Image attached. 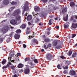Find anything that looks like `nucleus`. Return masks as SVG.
Returning <instances> with one entry per match:
<instances>
[{"instance_id":"obj_35","label":"nucleus","mask_w":77,"mask_h":77,"mask_svg":"<svg viewBox=\"0 0 77 77\" xmlns=\"http://www.w3.org/2000/svg\"><path fill=\"white\" fill-rule=\"evenodd\" d=\"M15 8L14 7H12L9 10V12H11V11H12L13 10V9H14Z\"/></svg>"},{"instance_id":"obj_6","label":"nucleus","mask_w":77,"mask_h":77,"mask_svg":"<svg viewBox=\"0 0 77 77\" xmlns=\"http://www.w3.org/2000/svg\"><path fill=\"white\" fill-rule=\"evenodd\" d=\"M15 17V19L17 21H19L20 20H21V16L19 15V14L16 15L15 16H14Z\"/></svg>"},{"instance_id":"obj_32","label":"nucleus","mask_w":77,"mask_h":77,"mask_svg":"<svg viewBox=\"0 0 77 77\" xmlns=\"http://www.w3.org/2000/svg\"><path fill=\"white\" fill-rule=\"evenodd\" d=\"M71 63V62L69 61H67L66 62V64L68 65H69Z\"/></svg>"},{"instance_id":"obj_60","label":"nucleus","mask_w":77,"mask_h":77,"mask_svg":"<svg viewBox=\"0 0 77 77\" xmlns=\"http://www.w3.org/2000/svg\"><path fill=\"white\" fill-rule=\"evenodd\" d=\"M41 51H42V52H44V49H42L41 50Z\"/></svg>"},{"instance_id":"obj_10","label":"nucleus","mask_w":77,"mask_h":77,"mask_svg":"<svg viewBox=\"0 0 77 77\" xmlns=\"http://www.w3.org/2000/svg\"><path fill=\"white\" fill-rule=\"evenodd\" d=\"M51 47V45L50 44H48L47 45H44V48L45 49H47V48H49V47Z\"/></svg>"},{"instance_id":"obj_14","label":"nucleus","mask_w":77,"mask_h":77,"mask_svg":"<svg viewBox=\"0 0 77 77\" xmlns=\"http://www.w3.org/2000/svg\"><path fill=\"white\" fill-rule=\"evenodd\" d=\"M32 18V15H28L27 17V20L28 21H29V20H30Z\"/></svg>"},{"instance_id":"obj_40","label":"nucleus","mask_w":77,"mask_h":77,"mask_svg":"<svg viewBox=\"0 0 77 77\" xmlns=\"http://www.w3.org/2000/svg\"><path fill=\"white\" fill-rule=\"evenodd\" d=\"M71 35L72 38H74V37L76 36V35L75 34H72Z\"/></svg>"},{"instance_id":"obj_55","label":"nucleus","mask_w":77,"mask_h":77,"mask_svg":"<svg viewBox=\"0 0 77 77\" xmlns=\"http://www.w3.org/2000/svg\"><path fill=\"white\" fill-rule=\"evenodd\" d=\"M8 64L10 65H12V63H11L10 62H8Z\"/></svg>"},{"instance_id":"obj_11","label":"nucleus","mask_w":77,"mask_h":77,"mask_svg":"<svg viewBox=\"0 0 77 77\" xmlns=\"http://www.w3.org/2000/svg\"><path fill=\"white\" fill-rule=\"evenodd\" d=\"M20 35L18 34H16L14 36V38L16 39H18L20 38Z\"/></svg>"},{"instance_id":"obj_21","label":"nucleus","mask_w":77,"mask_h":77,"mask_svg":"<svg viewBox=\"0 0 77 77\" xmlns=\"http://www.w3.org/2000/svg\"><path fill=\"white\" fill-rule=\"evenodd\" d=\"M29 64H30L31 65V68H34V66H33V64L32 62H29Z\"/></svg>"},{"instance_id":"obj_63","label":"nucleus","mask_w":77,"mask_h":77,"mask_svg":"<svg viewBox=\"0 0 77 77\" xmlns=\"http://www.w3.org/2000/svg\"><path fill=\"white\" fill-rule=\"evenodd\" d=\"M15 62V60H12L11 61V62Z\"/></svg>"},{"instance_id":"obj_36","label":"nucleus","mask_w":77,"mask_h":77,"mask_svg":"<svg viewBox=\"0 0 77 77\" xmlns=\"http://www.w3.org/2000/svg\"><path fill=\"white\" fill-rule=\"evenodd\" d=\"M55 20H58L59 21H60V17H57L56 18H55Z\"/></svg>"},{"instance_id":"obj_50","label":"nucleus","mask_w":77,"mask_h":77,"mask_svg":"<svg viewBox=\"0 0 77 77\" xmlns=\"http://www.w3.org/2000/svg\"><path fill=\"white\" fill-rule=\"evenodd\" d=\"M39 26H43V23H39Z\"/></svg>"},{"instance_id":"obj_5","label":"nucleus","mask_w":77,"mask_h":77,"mask_svg":"<svg viewBox=\"0 0 77 77\" xmlns=\"http://www.w3.org/2000/svg\"><path fill=\"white\" fill-rule=\"evenodd\" d=\"M61 44V41L60 40H58V41H55L54 42V45L56 46L57 45V44Z\"/></svg>"},{"instance_id":"obj_4","label":"nucleus","mask_w":77,"mask_h":77,"mask_svg":"<svg viewBox=\"0 0 77 77\" xmlns=\"http://www.w3.org/2000/svg\"><path fill=\"white\" fill-rule=\"evenodd\" d=\"M69 74L71 75H74L75 74V71L71 69L69 72Z\"/></svg>"},{"instance_id":"obj_30","label":"nucleus","mask_w":77,"mask_h":77,"mask_svg":"<svg viewBox=\"0 0 77 77\" xmlns=\"http://www.w3.org/2000/svg\"><path fill=\"white\" fill-rule=\"evenodd\" d=\"M11 4L12 5H15L17 4V3L16 2H11Z\"/></svg>"},{"instance_id":"obj_20","label":"nucleus","mask_w":77,"mask_h":77,"mask_svg":"<svg viewBox=\"0 0 77 77\" xmlns=\"http://www.w3.org/2000/svg\"><path fill=\"white\" fill-rule=\"evenodd\" d=\"M38 42V41H37L36 39H34L32 41V44H31V45H33V44L34 43V42Z\"/></svg>"},{"instance_id":"obj_2","label":"nucleus","mask_w":77,"mask_h":77,"mask_svg":"<svg viewBox=\"0 0 77 77\" xmlns=\"http://www.w3.org/2000/svg\"><path fill=\"white\" fill-rule=\"evenodd\" d=\"M21 13V11L19 9L16 10L12 14V16H16L17 15H19Z\"/></svg>"},{"instance_id":"obj_3","label":"nucleus","mask_w":77,"mask_h":77,"mask_svg":"<svg viewBox=\"0 0 77 77\" xmlns=\"http://www.w3.org/2000/svg\"><path fill=\"white\" fill-rule=\"evenodd\" d=\"M46 58L48 60H51V57L52 55L50 54H48L46 55Z\"/></svg>"},{"instance_id":"obj_39","label":"nucleus","mask_w":77,"mask_h":77,"mask_svg":"<svg viewBox=\"0 0 77 77\" xmlns=\"http://www.w3.org/2000/svg\"><path fill=\"white\" fill-rule=\"evenodd\" d=\"M50 41L49 39L47 38L46 39H45V41L46 42H48Z\"/></svg>"},{"instance_id":"obj_34","label":"nucleus","mask_w":77,"mask_h":77,"mask_svg":"<svg viewBox=\"0 0 77 77\" xmlns=\"http://www.w3.org/2000/svg\"><path fill=\"white\" fill-rule=\"evenodd\" d=\"M35 11L38 12V11H39V8L38 7H37V8H35Z\"/></svg>"},{"instance_id":"obj_16","label":"nucleus","mask_w":77,"mask_h":77,"mask_svg":"<svg viewBox=\"0 0 77 77\" xmlns=\"http://www.w3.org/2000/svg\"><path fill=\"white\" fill-rule=\"evenodd\" d=\"M28 24L30 28H32L33 27V24H32L30 22H28Z\"/></svg>"},{"instance_id":"obj_61","label":"nucleus","mask_w":77,"mask_h":77,"mask_svg":"<svg viewBox=\"0 0 77 77\" xmlns=\"http://www.w3.org/2000/svg\"><path fill=\"white\" fill-rule=\"evenodd\" d=\"M42 36L44 38H45V35H43Z\"/></svg>"},{"instance_id":"obj_1","label":"nucleus","mask_w":77,"mask_h":77,"mask_svg":"<svg viewBox=\"0 0 77 77\" xmlns=\"http://www.w3.org/2000/svg\"><path fill=\"white\" fill-rule=\"evenodd\" d=\"M24 73L25 74H28L30 73V69H29V65H26V68L24 71Z\"/></svg>"},{"instance_id":"obj_18","label":"nucleus","mask_w":77,"mask_h":77,"mask_svg":"<svg viewBox=\"0 0 77 77\" xmlns=\"http://www.w3.org/2000/svg\"><path fill=\"white\" fill-rule=\"evenodd\" d=\"M26 27V24H23L20 26V27L22 28H25Z\"/></svg>"},{"instance_id":"obj_59","label":"nucleus","mask_w":77,"mask_h":77,"mask_svg":"<svg viewBox=\"0 0 77 77\" xmlns=\"http://www.w3.org/2000/svg\"><path fill=\"white\" fill-rule=\"evenodd\" d=\"M47 35H50V32H47Z\"/></svg>"},{"instance_id":"obj_51","label":"nucleus","mask_w":77,"mask_h":77,"mask_svg":"<svg viewBox=\"0 0 77 77\" xmlns=\"http://www.w3.org/2000/svg\"><path fill=\"white\" fill-rule=\"evenodd\" d=\"M40 17H44V14H42L41 15H40Z\"/></svg>"},{"instance_id":"obj_19","label":"nucleus","mask_w":77,"mask_h":77,"mask_svg":"<svg viewBox=\"0 0 77 77\" xmlns=\"http://www.w3.org/2000/svg\"><path fill=\"white\" fill-rule=\"evenodd\" d=\"M70 5L71 7H72L73 6H74L75 4H74V2H72L70 3Z\"/></svg>"},{"instance_id":"obj_42","label":"nucleus","mask_w":77,"mask_h":77,"mask_svg":"<svg viewBox=\"0 0 77 77\" xmlns=\"http://www.w3.org/2000/svg\"><path fill=\"white\" fill-rule=\"evenodd\" d=\"M20 54H20V53H18L16 55V56L17 57H18V56H20Z\"/></svg>"},{"instance_id":"obj_37","label":"nucleus","mask_w":77,"mask_h":77,"mask_svg":"<svg viewBox=\"0 0 77 77\" xmlns=\"http://www.w3.org/2000/svg\"><path fill=\"white\" fill-rule=\"evenodd\" d=\"M34 61L35 63H37L38 62V61L36 59L34 60Z\"/></svg>"},{"instance_id":"obj_9","label":"nucleus","mask_w":77,"mask_h":77,"mask_svg":"<svg viewBox=\"0 0 77 77\" xmlns=\"http://www.w3.org/2000/svg\"><path fill=\"white\" fill-rule=\"evenodd\" d=\"M14 55V53L13 52H11L9 54V57H8V60L9 59V58L12 59V58Z\"/></svg>"},{"instance_id":"obj_64","label":"nucleus","mask_w":77,"mask_h":77,"mask_svg":"<svg viewBox=\"0 0 77 77\" xmlns=\"http://www.w3.org/2000/svg\"><path fill=\"white\" fill-rule=\"evenodd\" d=\"M27 13H26V14H25V16H27Z\"/></svg>"},{"instance_id":"obj_45","label":"nucleus","mask_w":77,"mask_h":77,"mask_svg":"<svg viewBox=\"0 0 77 77\" xmlns=\"http://www.w3.org/2000/svg\"><path fill=\"white\" fill-rule=\"evenodd\" d=\"M72 51L69 52V56H71V54H72Z\"/></svg>"},{"instance_id":"obj_27","label":"nucleus","mask_w":77,"mask_h":77,"mask_svg":"<svg viewBox=\"0 0 77 77\" xmlns=\"http://www.w3.org/2000/svg\"><path fill=\"white\" fill-rule=\"evenodd\" d=\"M63 19L65 21H66L68 20V17H63Z\"/></svg>"},{"instance_id":"obj_56","label":"nucleus","mask_w":77,"mask_h":77,"mask_svg":"<svg viewBox=\"0 0 77 77\" xmlns=\"http://www.w3.org/2000/svg\"><path fill=\"white\" fill-rule=\"evenodd\" d=\"M55 28H56V29H59V26H57L55 27Z\"/></svg>"},{"instance_id":"obj_48","label":"nucleus","mask_w":77,"mask_h":77,"mask_svg":"<svg viewBox=\"0 0 77 77\" xmlns=\"http://www.w3.org/2000/svg\"><path fill=\"white\" fill-rule=\"evenodd\" d=\"M60 57L61 59H65V57L63 56H61Z\"/></svg>"},{"instance_id":"obj_23","label":"nucleus","mask_w":77,"mask_h":77,"mask_svg":"<svg viewBox=\"0 0 77 77\" xmlns=\"http://www.w3.org/2000/svg\"><path fill=\"white\" fill-rule=\"evenodd\" d=\"M21 32V30L20 29H17L16 31V32L17 33H20Z\"/></svg>"},{"instance_id":"obj_44","label":"nucleus","mask_w":77,"mask_h":77,"mask_svg":"<svg viewBox=\"0 0 77 77\" xmlns=\"http://www.w3.org/2000/svg\"><path fill=\"white\" fill-rule=\"evenodd\" d=\"M6 68H7V66H4L2 67L3 70H5V69H6Z\"/></svg>"},{"instance_id":"obj_26","label":"nucleus","mask_w":77,"mask_h":77,"mask_svg":"<svg viewBox=\"0 0 77 77\" xmlns=\"http://www.w3.org/2000/svg\"><path fill=\"white\" fill-rule=\"evenodd\" d=\"M52 23H53V22H52V20L50 19L49 20V22L48 23V24L49 25H51V24H52Z\"/></svg>"},{"instance_id":"obj_43","label":"nucleus","mask_w":77,"mask_h":77,"mask_svg":"<svg viewBox=\"0 0 77 77\" xmlns=\"http://www.w3.org/2000/svg\"><path fill=\"white\" fill-rule=\"evenodd\" d=\"M30 58H26L25 59V61H27L28 60H30Z\"/></svg>"},{"instance_id":"obj_29","label":"nucleus","mask_w":77,"mask_h":77,"mask_svg":"<svg viewBox=\"0 0 77 77\" xmlns=\"http://www.w3.org/2000/svg\"><path fill=\"white\" fill-rule=\"evenodd\" d=\"M64 74H68V70H64L63 72Z\"/></svg>"},{"instance_id":"obj_41","label":"nucleus","mask_w":77,"mask_h":77,"mask_svg":"<svg viewBox=\"0 0 77 77\" xmlns=\"http://www.w3.org/2000/svg\"><path fill=\"white\" fill-rule=\"evenodd\" d=\"M54 10H56V9H59V7H55L53 8Z\"/></svg>"},{"instance_id":"obj_12","label":"nucleus","mask_w":77,"mask_h":77,"mask_svg":"<svg viewBox=\"0 0 77 77\" xmlns=\"http://www.w3.org/2000/svg\"><path fill=\"white\" fill-rule=\"evenodd\" d=\"M29 10V7L27 6V5H26L24 7V11H27Z\"/></svg>"},{"instance_id":"obj_22","label":"nucleus","mask_w":77,"mask_h":77,"mask_svg":"<svg viewBox=\"0 0 77 77\" xmlns=\"http://www.w3.org/2000/svg\"><path fill=\"white\" fill-rule=\"evenodd\" d=\"M4 4H5V5H8L9 4V1L7 0L5 1H4Z\"/></svg>"},{"instance_id":"obj_62","label":"nucleus","mask_w":77,"mask_h":77,"mask_svg":"<svg viewBox=\"0 0 77 77\" xmlns=\"http://www.w3.org/2000/svg\"><path fill=\"white\" fill-rule=\"evenodd\" d=\"M50 18H53V16H50Z\"/></svg>"},{"instance_id":"obj_47","label":"nucleus","mask_w":77,"mask_h":77,"mask_svg":"<svg viewBox=\"0 0 77 77\" xmlns=\"http://www.w3.org/2000/svg\"><path fill=\"white\" fill-rule=\"evenodd\" d=\"M68 66H66L63 67V69H68Z\"/></svg>"},{"instance_id":"obj_15","label":"nucleus","mask_w":77,"mask_h":77,"mask_svg":"<svg viewBox=\"0 0 77 77\" xmlns=\"http://www.w3.org/2000/svg\"><path fill=\"white\" fill-rule=\"evenodd\" d=\"M29 30H30V28L29 27H27V30H26V34H27V35H28V34H29V33H30V32L29 31V32L28 31H29Z\"/></svg>"},{"instance_id":"obj_38","label":"nucleus","mask_w":77,"mask_h":77,"mask_svg":"<svg viewBox=\"0 0 77 77\" xmlns=\"http://www.w3.org/2000/svg\"><path fill=\"white\" fill-rule=\"evenodd\" d=\"M72 21L73 22H76V20L74 19V18L72 17L71 18Z\"/></svg>"},{"instance_id":"obj_49","label":"nucleus","mask_w":77,"mask_h":77,"mask_svg":"<svg viewBox=\"0 0 77 77\" xmlns=\"http://www.w3.org/2000/svg\"><path fill=\"white\" fill-rule=\"evenodd\" d=\"M11 68L12 69H14V68H15V67L14 66H12L11 67Z\"/></svg>"},{"instance_id":"obj_7","label":"nucleus","mask_w":77,"mask_h":77,"mask_svg":"<svg viewBox=\"0 0 77 77\" xmlns=\"http://www.w3.org/2000/svg\"><path fill=\"white\" fill-rule=\"evenodd\" d=\"M77 27V23H72V26L71 27V29H76Z\"/></svg>"},{"instance_id":"obj_8","label":"nucleus","mask_w":77,"mask_h":77,"mask_svg":"<svg viewBox=\"0 0 77 77\" xmlns=\"http://www.w3.org/2000/svg\"><path fill=\"white\" fill-rule=\"evenodd\" d=\"M10 23L11 24H16L17 23V21L16 20H12L11 21Z\"/></svg>"},{"instance_id":"obj_31","label":"nucleus","mask_w":77,"mask_h":77,"mask_svg":"<svg viewBox=\"0 0 77 77\" xmlns=\"http://www.w3.org/2000/svg\"><path fill=\"white\" fill-rule=\"evenodd\" d=\"M57 48H61V45H57L56 46Z\"/></svg>"},{"instance_id":"obj_58","label":"nucleus","mask_w":77,"mask_h":77,"mask_svg":"<svg viewBox=\"0 0 77 77\" xmlns=\"http://www.w3.org/2000/svg\"><path fill=\"white\" fill-rule=\"evenodd\" d=\"M55 0H50V1H51V2H54Z\"/></svg>"},{"instance_id":"obj_24","label":"nucleus","mask_w":77,"mask_h":77,"mask_svg":"<svg viewBox=\"0 0 77 77\" xmlns=\"http://www.w3.org/2000/svg\"><path fill=\"white\" fill-rule=\"evenodd\" d=\"M8 29H6L5 28V29L3 30L2 32H3V33H4V32L6 33V32H8Z\"/></svg>"},{"instance_id":"obj_28","label":"nucleus","mask_w":77,"mask_h":77,"mask_svg":"<svg viewBox=\"0 0 77 77\" xmlns=\"http://www.w3.org/2000/svg\"><path fill=\"white\" fill-rule=\"evenodd\" d=\"M6 62V60H4L2 62V63L3 65H4Z\"/></svg>"},{"instance_id":"obj_13","label":"nucleus","mask_w":77,"mask_h":77,"mask_svg":"<svg viewBox=\"0 0 77 77\" xmlns=\"http://www.w3.org/2000/svg\"><path fill=\"white\" fill-rule=\"evenodd\" d=\"M17 66L19 68H23L24 66V65L20 63Z\"/></svg>"},{"instance_id":"obj_25","label":"nucleus","mask_w":77,"mask_h":77,"mask_svg":"<svg viewBox=\"0 0 77 77\" xmlns=\"http://www.w3.org/2000/svg\"><path fill=\"white\" fill-rule=\"evenodd\" d=\"M76 56H77V53H74L72 55V57H75Z\"/></svg>"},{"instance_id":"obj_53","label":"nucleus","mask_w":77,"mask_h":77,"mask_svg":"<svg viewBox=\"0 0 77 77\" xmlns=\"http://www.w3.org/2000/svg\"><path fill=\"white\" fill-rule=\"evenodd\" d=\"M14 77H17L18 76L16 74H15L14 75Z\"/></svg>"},{"instance_id":"obj_46","label":"nucleus","mask_w":77,"mask_h":77,"mask_svg":"<svg viewBox=\"0 0 77 77\" xmlns=\"http://www.w3.org/2000/svg\"><path fill=\"white\" fill-rule=\"evenodd\" d=\"M57 67L58 69H61V67H60V66L59 65V64H58V65L57 66Z\"/></svg>"},{"instance_id":"obj_57","label":"nucleus","mask_w":77,"mask_h":77,"mask_svg":"<svg viewBox=\"0 0 77 77\" xmlns=\"http://www.w3.org/2000/svg\"><path fill=\"white\" fill-rule=\"evenodd\" d=\"M75 19L77 20V16H75Z\"/></svg>"},{"instance_id":"obj_52","label":"nucleus","mask_w":77,"mask_h":77,"mask_svg":"<svg viewBox=\"0 0 77 77\" xmlns=\"http://www.w3.org/2000/svg\"><path fill=\"white\" fill-rule=\"evenodd\" d=\"M23 48H26V45L25 44H23Z\"/></svg>"},{"instance_id":"obj_17","label":"nucleus","mask_w":77,"mask_h":77,"mask_svg":"<svg viewBox=\"0 0 77 77\" xmlns=\"http://www.w3.org/2000/svg\"><path fill=\"white\" fill-rule=\"evenodd\" d=\"M66 11H67V10L66 9V8H64L62 10V13L63 14H65V12H66Z\"/></svg>"},{"instance_id":"obj_54","label":"nucleus","mask_w":77,"mask_h":77,"mask_svg":"<svg viewBox=\"0 0 77 77\" xmlns=\"http://www.w3.org/2000/svg\"><path fill=\"white\" fill-rule=\"evenodd\" d=\"M9 14H10V13H9L7 15H6L7 17H8L9 16Z\"/></svg>"},{"instance_id":"obj_33","label":"nucleus","mask_w":77,"mask_h":77,"mask_svg":"<svg viewBox=\"0 0 77 77\" xmlns=\"http://www.w3.org/2000/svg\"><path fill=\"white\" fill-rule=\"evenodd\" d=\"M64 28H65V29H68V25L64 24Z\"/></svg>"}]
</instances>
